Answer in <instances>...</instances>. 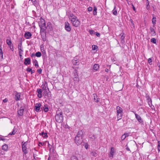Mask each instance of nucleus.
Segmentation results:
<instances>
[{
    "label": "nucleus",
    "instance_id": "obj_1",
    "mask_svg": "<svg viewBox=\"0 0 160 160\" xmlns=\"http://www.w3.org/2000/svg\"><path fill=\"white\" fill-rule=\"evenodd\" d=\"M83 132L81 130H79L74 139L75 142L78 145L81 144L82 142V135Z\"/></svg>",
    "mask_w": 160,
    "mask_h": 160
},
{
    "label": "nucleus",
    "instance_id": "obj_2",
    "mask_svg": "<svg viewBox=\"0 0 160 160\" xmlns=\"http://www.w3.org/2000/svg\"><path fill=\"white\" fill-rule=\"evenodd\" d=\"M69 19L71 21L72 25L74 27H78L80 25V22L76 16L73 14L71 15L70 16Z\"/></svg>",
    "mask_w": 160,
    "mask_h": 160
},
{
    "label": "nucleus",
    "instance_id": "obj_3",
    "mask_svg": "<svg viewBox=\"0 0 160 160\" xmlns=\"http://www.w3.org/2000/svg\"><path fill=\"white\" fill-rule=\"evenodd\" d=\"M117 117L118 121L121 119L123 115V109L120 107L117 106L116 107Z\"/></svg>",
    "mask_w": 160,
    "mask_h": 160
},
{
    "label": "nucleus",
    "instance_id": "obj_4",
    "mask_svg": "<svg viewBox=\"0 0 160 160\" xmlns=\"http://www.w3.org/2000/svg\"><path fill=\"white\" fill-rule=\"evenodd\" d=\"M55 119L57 122H61L62 120V112L59 110L57 112V115L55 116Z\"/></svg>",
    "mask_w": 160,
    "mask_h": 160
},
{
    "label": "nucleus",
    "instance_id": "obj_5",
    "mask_svg": "<svg viewBox=\"0 0 160 160\" xmlns=\"http://www.w3.org/2000/svg\"><path fill=\"white\" fill-rule=\"evenodd\" d=\"M22 149L23 152V156L24 155H26L28 153V151L27 150V145L28 144V142H22Z\"/></svg>",
    "mask_w": 160,
    "mask_h": 160
},
{
    "label": "nucleus",
    "instance_id": "obj_6",
    "mask_svg": "<svg viewBox=\"0 0 160 160\" xmlns=\"http://www.w3.org/2000/svg\"><path fill=\"white\" fill-rule=\"evenodd\" d=\"M39 25L40 27H46L45 22L44 20L42 18L40 19V21L39 22Z\"/></svg>",
    "mask_w": 160,
    "mask_h": 160
},
{
    "label": "nucleus",
    "instance_id": "obj_7",
    "mask_svg": "<svg viewBox=\"0 0 160 160\" xmlns=\"http://www.w3.org/2000/svg\"><path fill=\"white\" fill-rule=\"evenodd\" d=\"M65 30L68 32H70L71 30L70 24L68 22H66L65 23Z\"/></svg>",
    "mask_w": 160,
    "mask_h": 160
},
{
    "label": "nucleus",
    "instance_id": "obj_8",
    "mask_svg": "<svg viewBox=\"0 0 160 160\" xmlns=\"http://www.w3.org/2000/svg\"><path fill=\"white\" fill-rule=\"evenodd\" d=\"M6 43L9 46L10 49L12 50V51H13L14 50V48L11 40L9 39H7Z\"/></svg>",
    "mask_w": 160,
    "mask_h": 160
},
{
    "label": "nucleus",
    "instance_id": "obj_9",
    "mask_svg": "<svg viewBox=\"0 0 160 160\" xmlns=\"http://www.w3.org/2000/svg\"><path fill=\"white\" fill-rule=\"evenodd\" d=\"M41 104L40 103H36L34 107V110L37 112H39L41 108Z\"/></svg>",
    "mask_w": 160,
    "mask_h": 160
},
{
    "label": "nucleus",
    "instance_id": "obj_10",
    "mask_svg": "<svg viewBox=\"0 0 160 160\" xmlns=\"http://www.w3.org/2000/svg\"><path fill=\"white\" fill-rule=\"evenodd\" d=\"M18 49L19 51V53L20 54H22L23 50L22 47V43L21 42L18 45Z\"/></svg>",
    "mask_w": 160,
    "mask_h": 160
},
{
    "label": "nucleus",
    "instance_id": "obj_11",
    "mask_svg": "<svg viewBox=\"0 0 160 160\" xmlns=\"http://www.w3.org/2000/svg\"><path fill=\"white\" fill-rule=\"evenodd\" d=\"M24 108L22 107H21L19 110L18 111V114L19 116H22L23 113L24 111Z\"/></svg>",
    "mask_w": 160,
    "mask_h": 160
},
{
    "label": "nucleus",
    "instance_id": "obj_12",
    "mask_svg": "<svg viewBox=\"0 0 160 160\" xmlns=\"http://www.w3.org/2000/svg\"><path fill=\"white\" fill-rule=\"evenodd\" d=\"M32 35L30 32H27L25 33L24 34V37L26 39H29L31 38Z\"/></svg>",
    "mask_w": 160,
    "mask_h": 160
},
{
    "label": "nucleus",
    "instance_id": "obj_13",
    "mask_svg": "<svg viewBox=\"0 0 160 160\" xmlns=\"http://www.w3.org/2000/svg\"><path fill=\"white\" fill-rule=\"evenodd\" d=\"M15 99L18 101L20 100V93L17 92H16L14 97Z\"/></svg>",
    "mask_w": 160,
    "mask_h": 160
},
{
    "label": "nucleus",
    "instance_id": "obj_14",
    "mask_svg": "<svg viewBox=\"0 0 160 160\" xmlns=\"http://www.w3.org/2000/svg\"><path fill=\"white\" fill-rule=\"evenodd\" d=\"M114 153V149L113 148H111V151L109 154V157L112 158L113 157V155Z\"/></svg>",
    "mask_w": 160,
    "mask_h": 160
},
{
    "label": "nucleus",
    "instance_id": "obj_15",
    "mask_svg": "<svg viewBox=\"0 0 160 160\" xmlns=\"http://www.w3.org/2000/svg\"><path fill=\"white\" fill-rule=\"evenodd\" d=\"M37 92L38 93V96L39 98H41L42 97V90L40 89H38Z\"/></svg>",
    "mask_w": 160,
    "mask_h": 160
},
{
    "label": "nucleus",
    "instance_id": "obj_16",
    "mask_svg": "<svg viewBox=\"0 0 160 160\" xmlns=\"http://www.w3.org/2000/svg\"><path fill=\"white\" fill-rule=\"evenodd\" d=\"M134 113L135 114V117L138 121L140 122H142V120L140 116L139 115H138L136 114L135 112H134Z\"/></svg>",
    "mask_w": 160,
    "mask_h": 160
},
{
    "label": "nucleus",
    "instance_id": "obj_17",
    "mask_svg": "<svg viewBox=\"0 0 160 160\" xmlns=\"http://www.w3.org/2000/svg\"><path fill=\"white\" fill-rule=\"evenodd\" d=\"M24 63L25 65H29L30 64V59L29 58H26L25 60Z\"/></svg>",
    "mask_w": 160,
    "mask_h": 160
},
{
    "label": "nucleus",
    "instance_id": "obj_18",
    "mask_svg": "<svg viewBox=\"0 0 160 160\" xmlns=\"http://www.w3.org/2000/svg\"><path fill=\"white\" fill-rule=\"evenodd\" d=\"M150 30L151 33V35L152 36H154L156 35L155 32V31L154 29L153 28H152L150 27Z\"/></svg>",
    "mask_w": 160,
    "mask_h": 160
},
{
    "label": "nucleus",
    "instance_id": "obj_19",
    "mask_svg": "<svg viewBox=\"0 0 160 160\" xmlns=\"http://www.w3.org/2000/svg\"><path fill=\"white\" fill-rule=\"evenodd\" d=\"M93 99L94 102H99V98H97V95L96 94H93Z\"/></svg>",
    "mask_w": 160,
    "mask_h": 160
},
{
    "label": "nucleus",
    "instance_id": "obj_20",
    "mask_svg": "<svg viewBox=\"0 0 160 160\" xmlns=\"http://www.w3.org/2000/svg\"><path fill=\"white\" fill-rule=\"evenodd\" d=\"M0 58L1 59L3 58V52L1 44L0 45Z\"/></svg>",
    "mask_w": 160,
    "mask_h": 160
},
{
    "label": "nucleus",
    "instance_id": "obj_21",
    "mask_svg": "<svg viewBox=\"0 0 160 160\" xmlns=\"http://www.w3.org/2000/svg\"><path fill=\"white\" fill-rule=\"evenodd\" d=\"M41 108L42 111L44 110L45 112H47L48 111V106L46 105H44V106L42 107Z\"/></svg>",
    "mask_w": 160,
    "mask_h": 160
},
{
    "label": "nucleus",
    "instance_id": "obj_22",
    "mask_svg": "<svg viewBox=\"0 0 160 160\" xmlns=\"http://www.w3.org/2000/svg\"><path fill=\"white\" fill-rule=\"evenodd\" d=\"M48 90H47L46 89L44 90L43 93L44 95H45V96L48 95H50L51 96V95H50L49 93H50V91L49 90V89L48 88Z\"/></svg>",
    "mask_w": 160,
    "mask_h": 160
},
{
    "label": "nucleus",
    "instance_id": "obj_23",
    "mask_svg": "<svg viewBox=\"0 0 160 160\" xmlns=\"http://www.w3.org/2000/svg\"><path fill=\"white\" fill-rule=\"evenodd\" d=\"M40 32L41 33V34H42L43 33H44L46 29V27H40Z\"/></svg>",
    "mask_w": 160,
    "mask_h": 160
},
{
    "label": "nucleus",
    "instance_id": "obj_24",
    "mask_svg": "<svg viewBox=\"0 0 160 160\" xmlns=\"http://www.w3.org/2000/svg\"><path fill=\"white\" fill-rule=\"evenodd\" d=\"M40 134L44 138H46L48 137L47 133H44L43 132H42Z\"/></svg>",
    "mask_w": 160,
    "mask_h": 160
},
{
    "label": "nucleus",
    "instance_id": "obj_25",
    "mask_svg": "<svg viewBox=\"0 0 160 160\" xmlns=\"http://www.w3.org/2000/svg\"><path fill=\"white\" fill-rule=\"evenodd\" d=\"M99 66L98 64H95L93 66V69L95 71H97L98 70V69L99 68Z\"/></svg>",
    "mask_w": 160,
    "mask_h": 160
},
{
    "label": "nucleus",
    "instance_id": "obj_26",
    "mask_svg": "<svg viewBox=\"0 0 160 160\" xmlns=\"http://www.w3.org/2000/svg\"><path fill=\"white\" fill-rule=\"evenodd\" d=\"M76 74L75 75V76H76V77L74 78V80L75 81H76L77 82H78L79 81V79L78 77L77 73V72H76Z\"/></svg>",
    "mask_w": 160,
    "mask_h": 160
},
{
    "label": "nucleus",
    "instance_id": "obj_27",
    "mask_svg": "<svg viewBox=\"0 0 160 160\" xmlns=\"http://www.w3.org/2000/svg\"><path fill=\"white\" fill-rule=\"evenodd\" d=\"M152 22L153 24V27H154L156 23V18L155 17H153L152 19Z\"/></svg>",
    "mask_w": 160,
    "mask_h": 160
},
{
    "label": "nucleus",
    "instance_id": "obj_28",
    "mask_svg": "<svg viewBox=\"0 0 160 160\" xmlns=\"http://www.w3.org/2000/svg\"><path fill=\"white\" fill-rule=\"evenodd\" d=\"M8 148V146L6 144H4L2 146V149L4 150H7Z\"/></svg>",
    "mask_w": 160,
    "mask_h": 160
},
{
    "label": "nucleus",
    "instance_id": "obj_29",
    "mask_svg": "<svg viewBox=\"0 0 160 160\" xmlns=\"http://www.w3.org/2000/svg\"><path fill=\"white\" fill-rule=\"evenodd\" d=\"M17 132V130H15L14 128H13L12 131L8 135H14Z\"/></svg>",
    "mask_w": 160,
    "mask_h": 160
},
{
    "label": "nucleus",
    "instance_id": "obj_30",
    "mask_svg": "<svg viewBox=\"0 0 160 160\" xmlns=\"http://www.w3.org/2000/svg\"><path fill=\"white\" fill-rule=\"evenodd\" d=\"M112 13L113 14L115 15H117V11L116 9V7L115 6L114 8L112 11Z\"/></svg>",
    "mask_w": 160,
    "mask_h": 160
},
{
    "label": "nucleus",
    "instance_id": "obj_31",
    "mask_svg": "<svg viewBox=\"0 0 160 160\" xmlns=\"http://www.w3.org/2000/svg\"><path fill=\"white\" fill-rule=\"evenodd\" d=\"M27 71L28 72H31V74H32L33 72H34V71L32 70L31 68H27Z\"/></svg>",
    "mask_w": 160,
    "mask_h": 160
},
{
    "label": "nucleus",
    "instance_id": "obj_32",
    "mask_svg": "<svg viewBox=\"0 0 160 160\" xmlns=\"http://www.w3.org/2000/svg\"><path fill=\"white\" fill-rule=\"evenodd\" d=\"M97 8L96 7H94L93 8V14L94 15L97 14Z\"/></svg>",
    "mask_w": 160,
    "mask_h": 160
},
{
    "label": "nucleus",
    "instance_id": "obj_33",
    "mask_svg": "<svg viewBox=\"0 0 160 160\" xmlns=\"http://www.w3.org/2000/svg\"><path fill=\"white\" fill-rule=\"evenodd\" d=\"M98 46L96 45H93L92 46V48L93 50H96L98 48Z\"/></svg>",
    "mask_w": 160,
    "mask_h": 160
},
{
    "label": "nucleus",
    "instance_id": "obj_34",
    "mask_svg": "<svg viewBox=\"0 0 160 160\" xmlns=\"http://www.w3.org/2000/svg\"><path fill=\"white\" fill-rule=\"evenodd\" d=\"M35 55L38 57H40L41 55V54L40 52H38L36 53Z\"/></svg>",
    "mask_w": 160,
    "mask_h": 160
},
{
    "label": "nucleus",
    "instance_id": "obj_35",
    "mask_svg": "<svg viewBox=\"0 0 160 160\" xmlns=\"http://www.w3.org/2000/svg\"><path fill=\"white\" fill-rule=\"evenodd\" d=\"M91 154L92 155L96 157L97 155V154L96 153V152L95 151H92L91 152Z\"/></svg>",
    "mask_w": 160,
    "mask_h": 160
},
{
    "label": "nucleus",
    "instance_id": "obj_36",
    "mask_svg": "<svg viewBox=\"0 0 160 160\" xmlns=\"http://www.w3.org/2000/svg\"><path fill=\"white\" fill-rule=\"evenodd\" d=\"M151 42L154 44L156 43V39L155 38H152L151 39Z\"/></svg>",
    "mask_w": 160,
    "mask_h": 160
},
{
    "label": "nucleus",
    "instance_id": "obj_37",
    "mask_svg": "<svg viewBox=\"0 0 160 160\" xmlns=\"http://www.w3.org/2000/svg\"><path fill=\"white\" fill-rule=\"evenodd\" d=\"M71 160H78V158L75 156H72L71 158Z\"/></svg>",
    "mask_w": 160,
    "mask_h": 160
},
{
    "label": "nucleus",
    "instance_id": "obj_38",
    "mask_svg": "<svg viewBox=\"0 0 160 160\" xmlns=\"http://www.w3.org/2000/svg\"><path fill=\"white\" fill-rule=\"evenodd\" d=\"M89 137L90 138L93 139H95L96 138L95 136L94 135H89Z\"/></svg>",
    "mask_w": 160,
    "mask_h": 160
},
{
    "label": "nucleus",
    "instance_id": "obj_39",
    "mask_svg": "<svg viewBox=\"0 0 160 160\" xmlns=\"http://www.w3.org/2000/svg\"><path fill=\"white\" fill-rule=\"evenodd\" d=\"M34 65L35 67L37 68L39 66L38 65V62L37 60H35L34 61Z\"/></svg>",
    "mask_w": 160,
    "mask_h": 160
},
{
    "label": "nucleus",
    "instance_id": "obj_40",
    "mask_svg": "<svg viewBox=\"0 0 160 160\" xmlns=\"http://www.w3.org/2000/svg\"><path fill=\"white\" fill-rule=\"evenodd\" d=\"M158 149L159 152L160 151V142L159 141L158 142Z\"/></svg>",
    "mask_w": 160,
    "mask_h": 160
},
{
    "label": "nucleus",
    "instance_id": "obj_41",
    "mask_svg": "<svg viewBox=\"0 0 160 160\" xmlns=\"http://www.w3.org/2000/svg\"><path fill=\"white\" fill-rule=\"evenodd\" d=\"M123 35H124L123 33H122L120 34V36H121V39L122 40H123L124 38V37L123 36Z\"/></svg>",
    "mask_w": 160,
    "mask_h": 160
},
{
    "label": "nucleus",
    "instance_id": "obj_42",
    "mask_svg": "<svg viewBox=\"0 0 160 160\" xmlns=\"http://www.w3.org/2000/svg\"><path fill=\"white\" fill-rule=\"evenodd\" d=\"M126 138V136L125 135H124V134H123L121 138V139H122V140H124L125 138Z\"/></svg>",
    "mask_w": 160,
    "mask_h": 160
},
{
    "label": "nucleus",
    "instance_id": "obj_43",
    "mask_svg": "<svg viewBox=\"0 0 160 160\" xmlns=\"http://www.w3.org/2000/svg\"><path fill=\"white\" fill-rule=\"evenodd\" d=\"M148 62L149 64H151V63L152 62V59H151V58H148Z\"/></svg>",
    "mask_w": 160,
    "mask_h": 160
},
{
    "label": "nucleus",
    "instance_id": "obj_44",
    "mask_svg": "<svg viewBox=\"0 0 160 160\" xmlns=\"http://www.w3.org/2000/svg\"><path fill=\"white\" fill-rule=\"evenodd\" d=\"M41 88L43 90H46V88L45 87V86H44L43 85H42L41 86Z\"/></svg>",
    "mask_w": 160,
    "mask_h": 160
},
{
    "label": "nucleus",
    "instance_id": "obj_45",
    "mask_svg": "<svg viewBox=\"0 0 160 160\" xmlns=\"http://www.w3.org/2000/svg\"><path fill=\"white\" fill-rule=\"evenodd\" d=\"M92 7H89L88 8V11H89V12H90V11H92Z\"/></svg>",
    "mask_w": 160,
    "mask_h": 160
},
{
    "label": "nucleus",
    "instance_id": "obj_46",
    "mask_svg": "<svg viewBox=\"0 0 160 160\" xmlns=\"http://www.w3.org/2000/svg\"><path fill=\"white\" fill-rule=\"evenodd\" d=\"M130 22H131V25L132 26H133V27H134V23L133 22V21H132V20L131 19L130 20Z\"/></svg>",
    "mask_w": 160,
    "mask_h": 160
},
{
    "label": "nucleus",
    "instance_id": "obj_47",
    "mask_svg": "<svg viewBox=\"0 0 160 160\" xmlns=\"http://www.w3.org/2000/svg\"><path fill=\"white\" fill-rule=\"evenodd\" d=\"M96 35L98 37H99L100 36V34L99 33L97 32L96 33Z\"/></svg>",
    "mask_w": 160,
    "mask_h": 160
},
{
    "label": "nucleus",
    "instance_id": "obj_48",
    "mask_svg": "<svg viewBox=\"0 0 160 160\" xmlns=\"http://www.w3.org/2000/svg\"><path fill=\"white\" fill-rule=\"evenodd\" d=\"M44 86H45V87L48 88V84L47 82H45L44 85Z\"/></svg>",
    "mask_w": 160,
    "mask_h": 160
},
{
    "label": "nucleus",
    "instance_id": "obj_49",
    "mask_svg": "<svg viewBox=\"0 0 160 160\" xmlns=\"http://www.w3.org/2000/svg\"><path fill=\"white\" fill-rule=\"evenodd\" d=\"M124 134L126 136V138L127 137H128V136L129 135V133H124Z\"/></svg>",
    "mask_w": 160,
    "mask_h": 160
},
{
    "label": "nucleus",
    "instance_id": "obj_50",
    "mask_svg": "<svg viewBox=\"0 0 160 160\" xmlns=\"http://www.w3.org/2000/svg\"><path fill=\"white\" fill-rule=\"evenodd\" d=\"M42 69H39V70H38V72L39 73V74H40L42 72Z\"/></svg>",
    "mask_w": 160,
    "mask_h": 160
},
{
    "label": "nucleus",
    "instance_id": "obj_51",
    "mask_svg": "<svg viewBox=\"0 0 160 160\" xmlns=\"http://www.w3.org/2000/svg\"><path fill=\"white\" fill-rule=\"evenodd\" d=\"M39 144H40L42 146H43L44 145V143L43 142H39V146H40V145H39Z\"/></svg>",
    "mask_w": 160,
    "mask_h": 160
},
{
    "label": "nucleus",
    "instance_id": "obj_52",
    "mask_svg": "<svg viewBox=\"0 0 160 160\" xmlns=\"http://www.w3.org/2000/svg\"><path fill=\"white\" fill-rule=\"evenodd\" d=\"M8 100L7 98H5L3 100V102H6L8 101Z\"/></svg>",
    "mask_w": 160,
    "mask_h": 160
},
{
    "label": "nucleus",
    "instance_id": "obj_53",
    "mask_svg": "<svg viewBox=\"0 0 160 160\" xmlns=\"http://www.w3.org/2000/svg\"><path fill=\"white\" fill-rule=\"evenodd\" d=\"M5 139L2 138V137L1 136H0V140H2L3 141L4 140H5Z\"/></svg>",
    "mask_w": 160,
    "mask_h": 160
},
{
    "label": "nucleus",
    "instance_id": "obj_54",
    "mask_svg": "<svg viewBox=\"0 0 160 160\" xmlns=\"http://www.w3.org/2000/svg\"><path fill=\"white\" fill-rule=\"evenodd\" d=\"M33 4L36 3V0H31Z\"/></svg>",
    "mask_w": 160,
    "mask_h": 160
},
{
    "label": "nucleus",
    "instance_id": "obj_55",
    "mask_svg": "<svg viewBox=\"0 0 160 160\" xmlns=\"http://www.w3.org/2000/svg\"><path fill=\"white\" fill-rule=\"evenodd\" d=\"M30 56L32 57L35 56V55L33 53H32L30 55Z\"/></svg>",
    "mask_w": 160,
    "mask_h": 160
},
{
    "label": "nucleus",
    "instance_id": "obj_56",
    "mask_svg": "<svg viewBox=\"0 0 160 160\" xmlns=\"http://www.w3.org/2000/svg\"><path fill=\"white\" fill-rule=\"evenodd\" d=\"M73 64L75 65H78V62H75V63L73 62Z\"/></svg>",
    "mask_w": 160,
    "mask_h": 160
},
{
    "label": "nucleus",
    "instance_id": "obj_57",
    "mask_svg": "<svg viewBox=\"0 0 160 160\" xmlns=\"http://www.w3.org/2000/svg\"><path fill=\"white\" fill-rule=\"evenodd\" d=\"M93 31L92 30L90 31L89 32L91 34H92L93 33Z\"/></svg>",
    "mask_w": 160,
    "mask_h": 160
},
{
    "label": "nucleus",
    "instance_id": "obj_58",
    "mask_svg": "<svg viewBox=\"0 0 160 160\" xmlns=\"http://www.w3.org/2000/svg\"><path fill=\"white\" fill-rule=\"evenodd\" d=\"M126 149L127 151H129L130 150L129 148L128 147H127Z\"/></svg>",
    "mask_w": 160,
    "mask_h": 160
},
{
    "label": "nucleus",
    "instance_id": "obj_59",
    "mask_svg": "<svg viewBox=\"0 0 160 160\" xmlns=\"http://www.w3.org/2000/svg\"><path fill=\"white\" fill-rule=\"evenodd\" d=\"M105 71L107 72H108V69L107 68H106L105 69Z\"/></svg>",
    "mask_w": 160,
    "mask_h": 160
},
{
    "label": "nucleus",
    "instance_id": "obj_60",
    "mask_svg": "<svg viewBox=\"0 0 160 160\" xmlns=\"http://www.w3.org/2000/svg\"><path fill=\"white\" fill-rule=\"evenodd\" d=\"M22 54H19V56H20V58H21L22 57Z\"/></svg>",
    "mask_w": 160,
    "mask_h": 160
},
{
    "label": "nucleus",
    "instance_id": "obj_61",
    "mask_svg": "<svg viewBox=\"0 0 160 160\" xmlns=\"http://www.w3.org/2000/svg\"><path fill=\"white\" fill-rule=\"evenodd\" d=\"M47 24H48V25H51V23H50V22H48V23Z\"/></svg>",
    "mask_w": 160,
    "mask_h": 160
},
{
    "label": "nucleus",
    "instance_id": "obj_62",
    "mask_svg": "<svg viewBox=\"0 0 160 160\" xmlns=\"http://www.w3.org/2000/svg\"><path fill=\"white\" fill-rule=\"evenodd\" d=\"M48 147L49 148H50V146H51V145L49 143V142H48Z\"/></svg>",
    "mask_w": 160,
    "mask_h": 160
},
{
    "label": "nucleus",
    "instance_id": "obj_63",
    "mask_svg": "<svg viewBox=\"0 0 160 160\" xmlns=\"http://www.w3.org/2000/svg\"><path fill=\"white\" fill-rule=\"evenodd\" d=\"M85 147L86 149H87L88 148V146L86 145L85 146Z\"/></svg>",
    "mask_w": 160,
    "mask_h": 160
},
{
    "label": "nucleus",
    "instance_id": "obj_64",
    "mask_svg": "<svg viewBox=\"0 0 160 160\" xmlns=\"http://www.w3.org/2000/svg\"><path fill=\"white\" fill-rule=\"evenodd\" d=\"M133 10H135V7L133 6Z\"/></svg>",
    "mask_w": 160,
    "mask_h": 160
}]
</instances>
